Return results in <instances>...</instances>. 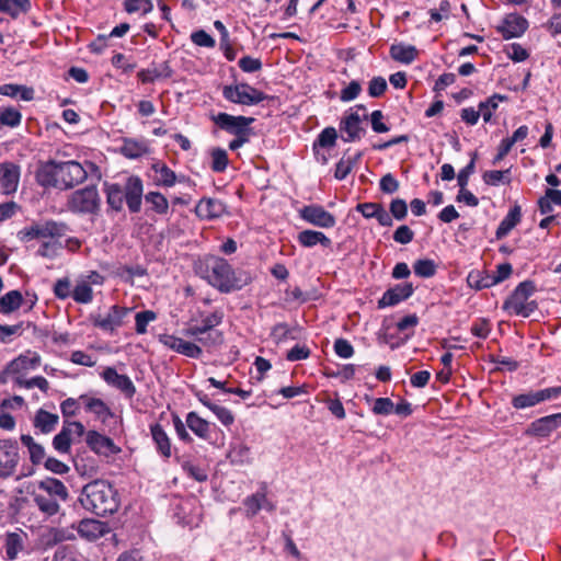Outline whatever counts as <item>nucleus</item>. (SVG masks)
I'll list each match as a JSON object with an SVG mask.
<instances>
[{
	"label": "nucleus",
	"mask_w": 561,
	"mask_h": 561,
	"mask_svg": "<svg viewBox=\"0 0 561 561\" xmlns=\"http://www.w3.org/2000/svg\"><path fill=\"white\" fill-rule=\"evenodd\" d=\"M197 274L220 293H231L242 289L251 282L248 272H237L227 260L207 255L196 264Z\"/></svg>",
	"instance_id": "1"
},
{
	"label": "nucleus",
	"mask_w": 561,
	"mask_h": 561,
	"mask_svg": "<svg viewBox=\"0 0 561 561\" xmlns=\"http://www.w3.org/2000/svg\"><path fill=\"white\" fill-rule=\"evenodd\" d=\"M87 178V170L75 160H49L37 168V184L44 188L70 190L83 183Z\"/></svg>",
	"instance_id": "2"
},
{
	"label": "nucleus",
	"mask_w": 561,
	"mask_h": 561,
	"mask_svg": "<svg viewBox=\"0 0 561 561\" xmlns=\"http://www.w3.org/2000/svg\"><path fill=\"white\" fill-rule=\"evenodd\" d=\"M79 501L83 508L99 516L113 514L118 510L116 492L104 480H94L84 485Z\"/></svg>",
	"instance_id": "3"
},
{
	"label": "nucleus",
	"mask_w": 561,
	"mask_h": 561,
	"mask_svg": "<svg viewBox=\"0 0 561 561\" xmlns=\"http://www.w3.org/2000/svg\"><path fill=\"white\" fill-rule=\"evenodd\" d=\"M106 203L115 211L123 209L124 202L130 213H138L141 208L144 194L142 181L139 176L127 178L124 186L117 183H105Z\"/></svg>",
	"instance_id": "4"
},
{
	"label": "nucleus",
	"mask_w": 561,
	"mask_h": 561,
	"mask_svg": "<svg viewBox=\"0 0 561 561\" xmlns=\"http://www.w3.org/2000/svg\"><path fill=\"white\" fill-rule=\"evenodd\" d=\"M68 227L64 222L47 220L37 224V253L53 257L64 248V237Z\"/></svg>",
	"instance_id": "5"
},
{
	"label": "nucleus",
	"mask_w": 561,
	"mask_h": 561,
	"mask_svg": "<svg viewBox=\"0 0 561 561\" xmlns=\"http://www.w3.org/2000/svg\"><path fill=\"white\" fill-rule=\"evenodd\" d=\"M536 291V285L533 280L519 283L511 296L504 301L503 309L510 314L528 318L538 308L535 300L530 297Z\"/></svg>",
	"instance_id": "6"
},
{
	"label": "nucleus",
	"mask_w": 561,
	"mask_h": 561,
	"mask_svg": "<svg viewBox=\"0 0 561 561\" xmlns=\"http://www.w3.org/2000/svg\"><path fill=\"white\" fill-rule=\"evenodd\" d=\"M222 96L231 103L248 106L256 105L270 98L263 91L248 83L224 85Z\"/></svg>",
	"instance_id": "7"
},
{
	"label": "nucleus",
	"mask_w": 561,
	"mask_h": 561,
	"mask_svg": "<svg viewBox=\"0 0 561 561\" xmlns=\"http://www.w3.org/2000/svg\"><path fill=\"white\" fill-rule=\"evenodd\" d=\"M100 196L95 186L75 191L68 198L67 206L76 214H96L100 209Z\"/></svg>",
	"instance_id": "8"
},
{
	"label": "nucleus",
	"mask_w": 561,
	"mask_h": 561,
	"mask_svg": "<svg viewBox=\"0 0 561 561\" xmlns=\"http://www.w3.org/2000/svg\"><path fill=\"white\" fill-rule=\"evenodd\" d=\"M35 368V357L20 356L11 362L8 368V378L12 383L31 389L35 386V377L28 373Z\"/></svg>",
	"instance_id": "9"
},
{
	"label": "nucleus",
	"mask_w": 561,
	"mask_h": 561,
	"mask_svg": "<svg viewBox=\"0 0 561 561\" xmlns=\"http://www.w3.org/2000/svg\"><path fill=\"white\" fill-rule=\"evenodd\" d=\"M211 119L216 126L233 136L251 133L250 125L254 122L253 117L233 116L227 113H218Z\"/></svg>",
	"instance_id": "10"
},
{
	"label": "nucleus",
	"mask_w": 561,
	"mask_h": 561,
	"mask_svg": "<svg viewBox=\"0 0 561 561\" xmlns=\"http://www.w3.org/2000/svg\"><path fill=\"white\" fill-rule=\"evenodd\" d=\"M366 111V107L364 105H356L355 110L350 108L342 118L340 123V130L342 133L346 134V137L343 138L344 141L351 142L356 139H359L362 135L364 134V128L362 127V122L367 116L364 115L363 117L359 115L358 111Z\"/></svg>",
	"instance_id": "11"
},
{
	"label": "nucleus",
	"mask_w": 561,
	"mask_h": 561,
	"mask_svg": "<svg viewBox=\"0 0 561 561\" xmlns=\"http://www.w3.org/2000/svg\"><path fill=\"white\" fill-rule=\"evenodd\" d=\"M131 311V308L114 305L104 316L96 314L91 317L92 324L105 332H113L123 325L125 317Z\"/></svg>",
	"instance_id": "12"
},
{
	"label": "nucleus",
	"mask_w": 561,
	"mask_h": 561,
	"mask_svg": "<svg viewBox=\"0 0 561 561\" xmlns=\"http://www.w3.org/2000/svg\"><path fill=\"white\" fill-rule=\"evenodd\" d=\"M85 444L98 456L111 457L122 451L114 440L98 431H88L85 434Z\"/></svg>",
	"instance_id": "13"
},
{
	"label": "nucleus",
	"mask_w": 561,
	"mask_h": 561,
	"mask_svg": "<svg viewBox=\"0 0 561 561\" xmlns=\"http://www.w3.org/2000/svg\"><path fill=\"white\" fill-rule=\"evenodd\" d=\"M299 216L308 224L320 228H332L336 224L335 217L331 213L316 204L304 206L299 210Z\"/></svg>",
	"instance_id": "14"
},
{
	"label": "nucleus",
	"mask_w": 561,
	"mask_h": 561,
	"mask_svg": "<svg viewBox=\"0 0 561 561\" xmlns=\"http://www.w3.org/2000/svg\"><path fill=\"white\" fill-rule=\"evenodd\" d=\"M159 341L168 348L187 356L190 358H199L203 354L202 347L194 342L185 341L173 334H162Z\"/></svg>",
	"instance_id": "15"
},
{
	"label": "nucleus",
	"mask_w": 561,
	"mask_h": 561,
	"mask_svg": "<svg viewBox=\"0 0 561 561\" xmlns=\"http://www.w3.org/2000/svg\"><path fill=\"white\" fill-rule=\"evenodd\" d=\"M527 28L528 21L524 16L517 13H511L496 26V32L501 34L504 39H511L520 37Z\"/></svg>",
	"instance_id": "16"
},
{
	"label": "nucleus",
	"mask_w": 561,
	"mask_h": 561,
	"mask_svg": "<svg viewBox=\"0 0 561 561\" xmlns=\"http://www.w3.org/2000/svg\"><path fill=\"white\" fill-rule=\"evenodd\" d=\"M101 377L111 387L119 390L126 398L131 399L136 393V387L127 375H121L114 367H106Z\"/></svg>",
	"instance_id": "17"
},
{
	"label": "nucleus",
	"mask_w": 561,
	"mask_h": 561,
	"mask_svg": "<svg viewBox=\"0 0 561 561\" xmlns=\"http://www.w3.org/2000/svg\"><path fill=\"white\" fill-rule=\"evenodd\" d=\"M18 444L11 439H0V476H10L18 465Z\"/></svg>",
	"instance_id": "18"
},
{
	"label": "nucleus",
	"mask_w": 561,
	"mask_h": 561,
	"mask_svg": "<svg viewBox=\"0 0 561 561\" xmlns=\"http://www.w3.org/2000/svg\"><path fill=\"white\" fill-rule=\"evenodd\" d=\"M561 426V413H556L535 420L526 430V435L547 437Z\"/></svg>",
	"instance_id": "19"
},
{
	"label": "nucleus",
	"mask_w": 561,
	"mask_h": 561,
	"mask_svg": "<svg viewBox=\"0 0 561 561\" xmlns=\"http://www.w3.org/2000/svg\"><path fill=\"white\" fill-rule=\"evenodd\" d=\"M20 168L13 162L0 163V192L10 195L18 190Z\"/></svg>",
	"instance_id": "20"
},
{
	"label": "nucleus",
	"mask_w": 561,
	"mask_h": 561,
	"mask_svg": "<svg viewBox=\"0 0 561 561\" xmlns=\"http://www.w3.org/2000/svg\"><path fill=\"white\" fill-rule=\"evenodd\" d=\"M413 290L414 288L411 283L397 284L383 293L382 297L378 300V308L396 306L410 298Z\"/></svg>",
	"instance_id": "21"
},
{
	"label": "nucleus",
	"mask_w": 561,
	"mask_h": 561,
	"mask_svg": "<svg viewBox=\"0 0 561 561\" xmlns=\"http://www.w3.org/2000/svg\"><path fill=\"white\" fill-rule=\"evenodd\" d=\"M227 211L226 205L218 198L203 197L195 207L196 215L202 219L211 220Z\"/></svg>",
	"instance_id": "22"
},
{
	"label": "nucleus",
	"mask_w": 561,
	"mask_h": 561,
	"mask_svg": "<svg viewBox=\"0 0 561 561\" xmlns=\"http://www.w3.org/2000/svg\"><path fill=\"white\" fill-rule=\"evenodd\" d=\"M80 400L84 410L94 414L102 423H106L110 417L114 416L110 407L99 398H94L89 394H81Z\"/></svg>",
	"instance_id": "23"
},
{
	"label": "nucleus",
	"mask_w": 561,
	"mask_h": 561,
	"mask_svg": "<svg viewBox=\"0 0 561 561\" xmlns=\"http://www.w3.org/2000/svg\"><path fill=\"white\" fill-rule=\"evenodd\" d=\"M150 151L149 145L145 139L123 138L119 152L127 159H139Z\"/></svg>",
	"instance_id": "24"
},
{
	"label": "nucleus",
	"mask_w": 561,
	"mask_h": 561,
	"mask_svg": "<svg viewBox=\"0 0 561 561\" xmlns=\"http://www.w3.org/2000/svg\"><path fill=\"white\" fill-rule=\"evenodd\" d=\"M78 533L87 540H96L107 533V525L96 519H82L78 525Z\"/></svg>",
	"instance_id": "25"
},
{
	"label": "nucleus",
	"mask_w": 561,
	"mask_h": 561,
	"mask_svg": "<svg viewBox=\"0 0 561 561\" xmlns=\"http://www.w3.org/2000/svg\"><path fill=\"white\" fill-rule=\"evenodd\" d=\"M389 54L393 60L410 65L417 58L419 50L413 45L397 43L390 46Z\"/></svg>",
	"instance_id": "26"
},
{
	"label": "nucleus",
	"mask_w": 561,
	"mask_h": 561,
	"mask_svg": "<svg viewBox=\"0 0 561 561\" xmlns=\"http://www.w3.org/2000/svg\"><path fill=\"white\" fill-rule=\"evenodd\" d=\"M186 426L201 439L208 440L211 434V424L201 417L196 412H188L185 419Z\"/></svg>",
	"instance_id": "27"
},
{
	"label": "nucleus",
	"mask_w": 561,
	"mask_h": 561,
	"mask_svg": "<svg viewBox=\"0 0 561 561\" xmlns=\"http://www.w3.org/2000/svg\"><path fill=\"white\" fill-rule=\"evenodd\" d=\"M522 219V208L519 205H514L507 215L503 218V220L500 222L495 236L496 239H503L506 237L512 229H514Z\"/></svg>",
	"instance_id": "28"
},
{
	"label": "nucleus",
	"mask_w": 561,
	"mask_h": 561,
	"mask_svg": "<svg viewBox=\"0 0 561 561\" xmlns=\"http://www.w3.org/2000/svg\"><path fill=\"white\" fill-rule=\"evenodd\" d=\"M297 241L304 248H312L317 244L322 245L323 248L331 247V239L328 238L323 232L317 230H302L297 236Z\"/></svg>",
	"instance_id": "29"
},
{
	"label": "nucleus",
	"mask_w": 561,
	"mask_h": 561,
	"mask_svg": "<svg viewBox=\"0 0 561 561\" xmlns=\"http://www.w3.org/2000/svg\"><path fill=\"white\" fill-rule=\"evenodd\" d=\"M151 170L156 173L153 183L157 186L172 187L178 181L175 172L163 162H154Z\"/></svg>",
	"instance_id": "30"
},
{
	"label": "nucleus",
	"mask_w": 561,
	"mask_h": 561,
	"mask_svg": "<svg viewBox=\"0 0 561 561\" xmlns=\"http://www.w3.org/2000/svg\"><path fill=\"white\" fill-rule=\"evenodd\" d=\"M152 439L156 444L158 453L164 457H171V442L162 425L154 423L150 426Z\"/></svg>",
	"instance_id": "31"
},
{
	"label": "nucleus",
	"mask_w": 561,
	"mask_h": 561,
	"mask_svg": "<svg viewBox=\"0 0 561 561\" xmlns=\"http://www.w3.org/2000/svg\"><path fill=\"white\" fill-rule=\"evenodd\" d=\"M39 489L45 492V495L56 497L65 501L68 496V491L65 484L55 478H47L39 482Z\"/></svg>",
	"instance_id": "32"
},
{
	"label": "nucleus",
	"mask_w": 561,
	"mask_h": 561,
	"mask_svg": "<svg viewBox=\"0 0 561 561\" xmlns=\"http://www.w3.org/2000/svg\"><path fill=\"white\" fill-rule=\"evenodd\" d=\"M171 69L168 62H163L159 67L141 69L138 71L137 77L141 81V83H152L160 78H169L171 77Z\"/></svg>",
	"instance_id": "33"
},
{
	"label": "nucleus",
	"mask_w": 561,
	"mask_h": 561,
	"mask_svg": "<svg viewBox=\"0 0 561 561\" xmlns=\"http://www.w3.org/2000/svg\"><path fill=\"white\" fill-rule=\"evenodd\" d=\"M468 285L476 289L481 290L494 286L491 274L484 271H471L467 277Z\"/></svg>",
	"instance_id": "34"
},
{
	"label": "nucleus",
	"mask_w": 561,
	"mask_h": 561,
	"mask_svg": "<svg viewBox=\"0 0 561 561\" xmlns=\"http://www.w3.org/2000/svg\"><path fill=\"white\" fill-rule=\"evenodd\" d=\"M23 297L19 290H11L0 298V312L8 314L19 309Z\"/></svg>",
	"instance_id": "35"
},
{
	"label": "nucleus",
	"mask_w": 561,
	"mask_h": 561,
	"mask_svg": "<svg viewBox=\"0 0 561 561\" xmlns=\"http://www.w3.org/2000/svg\"><path fill=\"white\" fill-rule=\"evenodd\" d=\"M540 404L537 390H530L516 394L512 399V407L516 410H524Z\"/></svg>",
	"instance_id": "36"
},
{
	"label": "nucleus",
	"mask_w": 561,
	"mask_h": 561,
	"mask_svg": "<svg viewBox=\"0 0 561 561\" xmlns=\"http://www.w3.org/2000/svg\"><path fill=\"white\" fill-rule=\"evenodd\" d=\"M209 156L211 159L210 168L214 172L221 173L227 169L229 159L225 149L220 147L211 148L209 150Z\"/></svg>",
	"instance_id": "37"
},
{
	"label": "nucleus",
	"mask_w": 561,
	"mask_h": 561,
	"mask_svg": "<svg viewBox=\"0 0 561 561\" xmlns=\"http://www.w3.org/2000/svg\"><path fill=\"white\" fill-rule=\"evenodd\" d=\"M505 99L506 98L501 94H493L492 96L488 98L485 101L480 102L479 111H480V114L485 123L491 121L493 113L499 107V103Z\"/></svg>",
	"instance_id": "38"
},
{
	"label": "nucleus",
	"mask_w": 561,
	"mask_h": 561,
	"mask_svg": "<svg viewBox=\"0 0 561 561\" xmlns=\"http://www.w3.org/2000/svg\"><path fill=\"white\" fill-rule=\"evenodd\" d=\"M362 153L358 152L354 157L342 158L335 167L334 176L336 180H344L351 173L354 165L360 160Z\"/></svg>",
	"instance_id": "39"
},
{
	"label": "nucleus",
	"mask_w": 561,
	"mask_h": 561,
	"mask_svg": "<svg viewBox=\"0 0 561 561\" xmlns=\"http://www.w3.org/2000/svg\"><path fill=\"white\" fill-rule=\"evenodd\" d=\"M23 399L21 397H14L12 400H3L1 403V413H0V427L3 430H13L15 422L14 419L7 413L4 410L7 407H12L13 404H16L19 407L22 405Z\"/></svg>",
	"instance_id": "40"
},
{
	"label": "nucleus",
	"mask_w": 561,
	"mask_h": 561,
	"mask_svg": "<svg viewBox=\"0 0 561 561\" xmlns=\"http://www.w3.org/2000/svg\"><path fill=\"white\" fill-rule=\"evenodd\" d=\"M72 298L78 304H90L93 300V291L90 283L87 280L77 283L72 290Z\"/></svg>",
	"instance_id": "41"
},
{
	"label": "nucleus",
	"mask_w": 561,
	"mask_h": 561,
	"mask_svg": "<svg viewBox=\"0 0 561 561\" xmlns=\"http://www.w3.org/2000/svg\"><path fill=\"white\" fill-rule=\"evenodd\" d=\"M145 199L151 205L152 210L157 214L164 215L169 209V202L165 196L159 192H149L145 195Z\"/></svg>",
	"instance_id": "42"
},
{
	"label": "nucleus",
	"mask_w": 561,
	"mask_h": 561,
	"mask_svg": "<svg viewBox=\"0 0 561 561\" xmlns=\"http://www.w3.org/2000/svg\"><path fill=\"white\" fill-rule=\"evenodd\" d=\"M510 174H511V169H506L503 171L490 170V171H485L483 173L482 179L485 184L491 185V186H497L501 183L508 184L511 182Z\"/></svg>",
	"instance_id": "43"
},
{
	"label": "nucleus",
	"mask_w": 561,
	"mask_h": 561,
	"mask_svg": "<svg viewBox=\"0 0 561 561\" xmlns=\"http://www.w3.org/2000/svg\"><path fill=\"white\" fill-rule=\"evenodd\" d=\"M30 0H0V11L13 16L30 9Z\"/></svg>",
	"instance_id": "44"
},
{
	"label": "nucleus",
	"mask_w": 561,
	"mask_h": 561,
	"mask_svg": "<svg viewBox=\"0 0 561 561\" xmlns=\"http://www.w3.org/2000/svg\"><path fill=\"white\" fill-rule=\"evenodd\" d=\"M71 428L62 427V430L54 437L53 446L59 454H68L71 447Z\"/></svg>",
	"instance_id": "45"
},
{
	"label": "nucleus",
	"mask_w": 561,
	"mask_h": 561,
	"mask_svg": "<svg viewBox=\"0 0 561 561\" xmlns=\"http://www.w3.org/2000/svg\"><path fill=\"white\" fill-rule=\"evenodd\" d=\"M337 133L334 127L324 128L317 137L313 144V150L317 148H332L335 146Z\"/></svg>",
	"instance_id": "46"
},
{
	"label": "nucleus",
	"mask_w": 561,
	"mask_h": 561,
	"mask_svg": "<svg viewBox=\"0 0 561 561\" xmlns=\"http://www.w3.org/2000/svg\"><path fill=\"white\" fill-rule=\"evenodd\" d=\"M58 499L45 494H37V507L47 516H53L59 511Z\"/></svg>",
	"instance_id": "47"
},
{
	"label": "nucleus",
	"mask_w": 561,
	"mask_h": 561,
	"mask_svg": "<svg viewBox=\"0 0 561 561\" xmlns=\"http://www.w3.org/2000/svg\"><path fill=\"white\" fill-rule=\"evenodd\" d=\"M58 420L59 417L57 414L37 410V427L44 433L51 432L56 427Z\"/></svg>",
	"instance_id": "48"
},
{
	"label": "nucleus",
	"mask_w": 561,
	"mask_h": 561,
	"mask_svg": "<svg viewBox=\"0 0 561 561\" xmlns=\"http://www.w3.org/2000/svg\"><path fill=\"white\" fill-rule=\"evenodd\" d=\"M413 270L415 275L424 278H428L435 275L436 273V264L433 260L422 259L415 261L413 264Z\"/></svg>",
	"instance_id": "49"
},
{
	"label": "nucleus",
	"mask_w": 561,
	"mask_h": 561,
	"mask_svg": "<svg viewBox=\"0 0 561 561\" xmlns=\"http://www.w3.org/2000/svg\"><path fill=\"white\" fill-rule=\"evenodd\" d=\"M124 9L127 13L141 12L147 14L153 10L151 0H125Z\"/></svg>",
	"instance_id": "50"
},
{
	"label": "nucleus",
	"mask_w": 561,
	"mask_h": 561,
	"mask_svg": "<svg viewBox=\"0 0 561 561\" xmlns=\"http://www.w3.org/2000/svg\"><path fill=\"white\" fill-rule=\"evenodd\" d=\"M0 123L9 127H16L21 123V114L13 107H0Z\"/></svg>",
	"instance_id": "51"
},
{
	"label": "nucleus",
	"mask_w": 561,
	"mask_h": 561,
	"mask_svg": "<svg viewBox=\"0 0 561 561\" xmlns=\"http://www.w3.org/2000/svg\"><path fill=\"white\" fill-rule=\"evenodd\" d=\"M156 319L157 314L151 310L137 312L135 316L136 332L138 334H145L147 332L148 324Z\"/></svg>",
	"instance_id": "52"
},
{
	"label": "nucleus",
	"mask_w": 561,
	"mask_h": 561,
	"mask_svg": "<svg viewBox=\"0 0 561 561\" xmlns=\"http://www.w3.org/2000/svg\"><path fill=\"white\" fill-rule=\"evenodd\" d=\"M182 467L187 476H190L191 478L198 482H204L208 479L207 471L194 462L186 461L183 463Z\"/></svg>",
	"instance_id": "53"
},
{
	"label": "nucleus",
	"mask_w": 561,
	"mask_h": 561,
	"mask_svg": "<svg viewBox=\"0 0 561 561\" xmlns=\"http://www.w3.org/2000/svg\"><path fill=\"white\" fill-rule=\"evenodd\" d=\"M362 92V85L358 81H351L344 89L341 90L340 100L342 102H351L355 100Z\"/></svg>",
	"instance_id": "54"
},
{
	"label": "nucleus",
	"mask_w": 561,
	"mask_h": 561,
	"mask_svg": "<svg viewBox=\"0 0 561 561\" xmlns=\"http://www.w3.org/2000/svg\"><path fill=\"white\" fill-rule=\"evenodd\" d=\"M394 404L389 398H377L374 400L371 411L376 415H389L393 412Z\"/></svg>",
	"instance_id": "55"
},
{
	"label": "nucleus",
	"mask_w": 561,
	"mask_h": 561,
	"mask_svg": "<svg viewBox=\"0 0 561 561\" xmlns=\"http://www.w3.org/2000/svg\"><path fill=\"white\" fill-rule=\"evenodd\" d=\"M191 41L201 47L213 48L216 45L215 39L204 30L195 31L191 34Z\"/></svg>",
	"instance_id": "56"
},
{
	"label": "nucleus",
	"mask_w": 561,
	"mask_h": 561,
	"mask_svg": "<svg viewBox=\"0 0 561 561\" xmlns=\"http://www.w3.org/2000/svg\"><path fill=\"white\" fill-rule=\"evenodd\" d=\"M335 354L344 359L351 358L354 355L353 345L345 339H336L333 345Z\"/></svg>",
	"instance_id": "57"
},
{
	"label": "nucleus",
	"mask_w": 561,
	"mask_h": 561,
	"mask_svg": "<svg viewBox=\"0 0 561 561\" xmlns=\"http://www.w3.org/2000/svg\"><path fill=\"white\" fill-rule=\"evenodd\" d=\"M390 214L397 220H403L408 215V205L402 198H394L390 203Z\"/></svg>",
	"instance_id": "58"
},
{
	"label": "nucleus",
	"mask_w": 561,
	"mask_h": 561,
	"mask_svg": "<svg viewBox=\"0 0 561 561\" xmlns=\"http://www.w3.org/2000/svg\"><path fill=\"white\" fill-rule=\"evenodd\" d=\"M70 288L71 284L67 277L59 278L54 285V294L59 299H67L72 297V290Z\"/></svg>",
	"instance_id": "59"
},
{
	"label": "nucleus",
	"mask_w": 561,
	"mask_h": 561,
	"mask_svg": "<svg viewBox=\"0 0 561 561\" xmlns=\"http://www.w3.org/2000/svg\"><path fill=\"white\" fill-rule=\"evenodd\" d=\"M399 181L391 174H385L379 181V188L386 194H393L399 190Z\"/></svg>",
	"instance_id": "60"
},
{
	"label": "nucleus",
	"mask_w": 561,
	"mask_h": 561,
	"mask_svg": "<svg viewBox=\"0 0 561 561\" xmlns=\"http://www.w3.org/2000/svg\"><path fill=\"white\" fill-rule=\"evenodd\" d=\"M386 90H387V81H386L385 78H382V77H374L369 81L368 94L371 98H379V96H381L385 93Z\"/></svg>",
	"instance_id": "61"
},
{
	"label": "nucleus",
	"mask_w": 561,
	"mask_h": 561,
	"mask_svg": "<svg viewBox=\"0 0 561 561\" xmlns=\"http://www.w3.org/2000/svg\"><path fill=\"white\" fill-rule=\"evenodd\" d=\"M310 348L306 345L296 344L286 354V359L289 362H297L307 359L310 356Z\"/></svg>",
	"instance_id": "62"
},
{
	"label": "nucleus",
	"mask_w": 561,
	"mask_h": 561,
	"mask_svg": "<svg viewBox=\"0 0 561 561\" xmlns=\"http://www.w3.org/2000/svg\"><path fill=\"white\" fill-rule=\"evenodd\" d=\"M211 412L225 426H230L234 422V416L232 412L225 407L215 403V405L211 407Z\"/></svg>",
	"instance_id": "63"
},
{
	"label": "nucleus",
	"mask_w": 561,
	"mask_h": 561,
	"mask_svg": "<svg viewBox=\"0 0 561 561\" xmlns=\"http://www.w3.org/2000/svg\"><path fill=\"white\" fill-rule=\"evenodd\" d=\"M414 239L413 230L407 226L402 225L397 228L393 232V240L400 244H408Z\"/></svg>",
	"instance_id": "64"
}]
</instances>
